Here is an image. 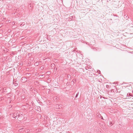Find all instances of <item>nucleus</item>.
Masks as SVG:
<instances>
[{
	"label": "nucleus",
	"instance_id": "nucleus-1",
	"mask_svg": "<svg viewBox=\"0 0 133 133\" xmlns=\"http://www.w3.org/2000/svg\"><path fill=\"white\" fill-rule=\"evenodd\" d=\"M41 68H41V69H43V68L41 67Z\"/></svg>",
	"mask_w": 133,
	"mask_h": 133
}]
</instances>
